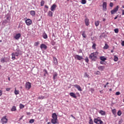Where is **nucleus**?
<instances>
[{
    "instance_id": "obj_1",
    "label": "nucleus",
    "mask_w": 124,
    "mask_h": 124,
    "mask_svg": "<svg viewBox=\"0 0 124 124\" xmlns=\"http://www.w3.org/2000/svg\"><path fill=\"white\" fill-rule=\"evenodd\" d=\"M97 55H98V52H94L93 53H92L89 55V59L92 60V61H96V60H97Z\"/></svg>"
},
{
    "instance_id": "obj_2",
    "label": "nucleus",
    "mask_w": 124,
    "mask_h": 124,
    "mask_svg": "<svg viewBox=\"0 0 124 124\" xmlns=\"http://www.w3.org/2000/svg\"><path fill=\"white\" fill-rule=\"evenodd\" d=\"M52 119H51V122L53 124H56L57 123H59L58 122V115L56 113H53L52 114Z\"/></svg>"
},
{
    "instance_id": "obj_3",
    "label": "nucleus",
    "mask_w": 124,
    "mask_h": 124,
    "mask_svg": "<svg viewBox=\"0 0 124 124\" xmlns=\"http://www.w3.org/2000/svg\"><path fill=\"white\" fill-rule=\"evenodd\" d=\"M19 55H22V53L21 52V51H16V52L15 53H13L12 54V59L13 60H15L16 59V57H18L19 56Z\"/></svg>"
},
{
    "instance_id": "obj_4",
    "label": "nucleus",
    "mask_w": 124,
    "mask_h": 124,
    "mask_svg": "<svg viewBox=\"0 0 124 124\" xmlns=\"http://www.w3.org/2000/svg\"><path fill=\"white\" fill-rule=\"evenodd\" d=\"M11 19V16H6V19L3 21V24H7V23L10 22Z\"/></svg>"
},
{
    "instance_id": "obj_5",
    "label": "nucleus",
    "mask_w": 124,
    "mask_h": 124,
    "mask_svg": "<svg viewBox=\"0 0 124 124\" xmlns=\"http://www.w3.org/2000/svg\"><path fill=\"white\" fill-rule=\"evenodd\" d=\"M25 88L27 90H30V89L31 88V82H30V81H27L26 82Z\"/></svg>"
},
{
    "instance_id": "obj_6",
    "label": "nucleus",
    "mask_w": 124,
    "mask_h": 124,
    "mask_svg": "<svg viewBox=\"0 0 124 124\" xmlns=\"http://www.w3.org/2000/svg\"><path fill=\"white\" fill-rule=\"evenodd\" d=\"M94 122L96 123V124H104L103 121L101 120V119H98V118H95L94 119Z\"/></svg>"
},
{
    "instance_id": "obj_7",
    "label": "nucleus",
    "mask_w": 124,
    "mask_h": 124,
    "mask_svg": "<svg viewBox=\"0 0 124 124\" xmlns=\"http://www.w3.org/2000/svg\"><path fill=\"white\" fill-rule=\"evenodd\" d=\"M7 116H3L1 119V122L2 124L7 123L8 119L6 118Z\"/></svg>"
},
{
    "instance_id": "obj_8",
    "label": "nucleus",
    "mask_w": 124,
    "mask_h": 124,
    "mask_svg": "<svg viewBox=\"0 0 124 124\" xmlns=\"http://www.w3.org/2000/svg\"><path fill=\"white\" fill-rule=\"evenodd\" d=\"M119 5H117V6H116V7H115V8H114L112 10H111V14H115V13H116V12H117L118 10H119Z\"/></svg>"
},
{
    "instance_id": "obj_9",
    "label": "nucleus",
    "mask_w": 124,
    "mask_h": 124,
    "mask_svg": "<svg viewBox=\"0 0 124 124\" xmlns=\"http://www.w3.org/2000/svg\"><path fill=\"white\" fill-rule=\"evenodd\" d=\"M103 10L106 11L107 10V2H103Z\"/></svg>"
},
{
    "instance_id": "obj_10",
    "label": "nucleus",
    "mask_w": 124,
    "mask_h": 124,
    "mask_svg": "<svg viewBox=\"0 0 124 124\" xmlns=\"http://www.w3.org/2000/svg\"><path fill=\"white\" fill-rule=\"evenodd\" d=\"M25 23L27 25V26H31L32 23V20L31 19H27L25 20Z\"/></svg>"
},
{
    "instance_id": "obj_11",
    "label": "nucleus",
    "mask_w": 124,
    "mask_h": 124,
    "mask_svg": "<svg viewBox=\"0 0 124 124\" xmlns=\"http://www.w3.org/2000/svg\"><path fill=\"white\" fill-rule=\"evenodd\" d=\"M74 87L76 88V89H77L79 92H82L81 88L79 84H74Z\"/></svg>"
},
{
    "instance_id": "obj_12",
    "label": "nucleus",
    "mask_w": 124,
    "mask_h": 124,
    "mask_svg": "<svg viewBox=\"0 0 124 124\" xmlns=\"http://www.w3.org/2000/svg\"><path fill=\"white\" fill-rule=\"evenodd\" d=\"M75 59H77V60L80 61L81 60H82L83 57L82 56H79V55H75Z\"/></svg>"
},
{
    "instance_id": "obj_13",
    "label": "nucleus",
    "mask_w": 124,
    "mask_h": 124,
    "mask_svg": "<svg viewBox=\"0 0 124 124\" xmlns=\"http://www.w3.org/2000/svg\"><path fill=\"white\" fill-rule=\"evenodd\" d=\"M47 48V46L46 45H45V44H41L40 46V48L41 49H44L45 50H46Z\"/></svg>"
},
{
    "instance_id": "obj_14",
    "label": "nucleus",
    "mask_w": 124,
    "mask_h": 124,
    "mask_svg": "<svg viewBox=\"0 0 124 124\" xmlns=\"http://www.w3.org/2000/svg\"><path fill=\"white\" fill-rule=\"evenodd\" d=\"M56 7H57L56 4H53V5H52L51 7L50 8L51 11H55V10H56Z\"/></svg>"
},
{
    "instance_id": "obj_15",
    "label": "nucleus",
    "mask_w": 124,
    "mask_h": 124,
    "mask_svg": "<svg viewBox=\"0 0 124 124\" xmlns=\"http://www.w3.org/2000/svg\"><path fill=\"white\" fill-rule=\"evenodd\" d=\"M85 23L86 26H89V25H90V20L88 18H86L85 19Z\"/></svg>"
},
{
    "instance_id": "obj_16",
    "label": "nucleus",
    "mask_w": 124,
    "mask_h": 124,
    "mask_svg": "<svg viewBox=\"0 0 124 124\" xmlns=\"http://www.w3.org/2000/svg\"><path fill=\"white\" fill-rule=\"evenodd\" d=\"M105 69V66H99V67H98V69L100 71H104Z\"/></svg>"
},
{
    "instance_id": "obj_17",
    "label": "nucleus",
    "mask_w": 124,
    "mask_h": 124,
    "mask_svg": "<svg viewBox=\"0 0 124 124\" xmlns=\"http://www.w3.org/2000/svg\"><path fill=\"white\" fill-rule=\"evenodd\" d=\"M20 37L21 34L20 33H18V34H16V36H15V38L16 40H18Z\"/></svg>"
},
{
    "instance_id": "obj_18",
    "label": "nucleus",
    "mask_w": 124,
    "mask_h": 124,
    "mask_svg": "<svg viewBox=\"0 0 124 124\" xmlns=\"http://www.w3.org/2000/svg\"><path fill=\"white\" fill-rule=\"evenodd\" d=\"M70 95L72 96V97H74L75 98H77L76 94H75L74 93H70Z\"/></svg>"
},
{
    "instance_id": "obj_19",
    "label": "nucleus",
    "mask_w": 124,
    "mask_h": 124,
    "mask_svg": "<svg viewBox=\"0 0 124 124\" xmlns=\"http://www.w3.org/2000/svg\"><path fill=\"white\" fill-rule=\"evenodd\" d=\"M53 61L55 64H58V60L56 57H53Z\"/></svg>"
},
{
    "instance_id": "obj_20",
    "label": "nucleus",
    "mask_w": 124,
    "mask_h": 124,
    "mask_svg": "<svg viewBox=\"0 0 124 124\" xmlns=\"http://www.w3.org/2000/svg\"><path fill=\"white\" fill-rule=\"evenodd\" d=\"M108 48H109V45H108V44L106 43L105 44L104 47H103V49L104 50H107Z\"/></svg>"
},
{
    "instance_id": "obj_21",
    "label": "nucleus",
    "mask_w": 124,
    "mask_h": 124,
    "mask_svg": "<svg viewBox=\"0 0 124 124\" xmlns=\"http://www.w3.org/2000/svg\"><path fill=\"white\" fill-rule=\"evenodd\" d=\"M99 113L100 114H101V115H106V111H104V110H100Z\"/></svg>"
},
{
    "instance_id": "obj_22",
    "label": "nucleus",
    "mask_w": 124,
    "mask_h": 124,
    "mask_svg": "<svg viewBox=\"0 0 124 124\" xmlns=\"http://www.w3.org/2000/svg\"><path fill=\"white\" fill-rule=\"evenodd\" d=\"M100 59L101 61H103V62L106 61V60H107V58H106L104 56L100 57Z\"/></svg>"
},
{
    "instance_id": "obj_23",
    "label": "nucleus",
    "mask_w": 124,
    "mask_h": 124,
    "mask_svg": "<svg viewBox=\"0 0 124 124\" xmlns=\"http://www.w3.org/2000/svg\"><path fill=\"white\" fill-rule=\"evenodd\" d=\"M30 14L32 16H35V11H34V10H31V11H30Z\"/></svg>"
},
{
    "instance_id": "obj_24",
    "label": "nucleus",
    "mask_w": 124,
    "mask_h": 124,
    "mask_svg": "<svg viewBox=\"0 0 124 124\" xmlns=\"http://www.w3.org/2000/svg\"><path fill=\"white\" fill-rule=\"evenodd\" d=\"M43 37L44 39H47V38H48V36L46 33H43Z\"/></svg>"
},
{
    "instance_id": "obj_25",
    "label": "nucleus",
    "mask_w": 124,
    "mask_h": 124,
    "mask_svg": "<svg viewBox=\"0 0 124 124\" xmlns=\"http://www.w3.org/2000/svg\"><path fill=\"white\" fill-rule=\"evenodd\" d=\"M57 77H58V74L57 73H54L53 74V79L55 80L56 79Z\"/></svg>"
},
{
    "instance_id": "obj_26",
    "label": "nucleus",
    "mask_w": 124,
    "mask_h": 124,
    "mask_svg": "<svg viewBox=\"0 0 124 124\" xmlns=\"http://www.w3.org/2000/svg\"><path fill=\"white\" fill-rule=\"evenodd\" d=\"M48 15L50 17H52V16H53V12H52V11H48Z\"/></svg>"
},
{
    "instance_id": "obj_27",
    "label": "nucleus",
    "mask_w": 124,
    "mask_h": 124,
    "mask_svg": "<svg viewBox=\"0 0 124 124\" xmlns=\"http://www.w3.org/2000/svg\"><path fill=\"white\" fill-rule=\"evenodd\" d=\"M99 24H100V21L99 20L95 21V25L96 26V27H97L98 26H99Z\"/></svg>"
},
{
    "instance_id": "obj_28",
    "label": "nucleus",
    "mask_w": 124,
    "mask_h": 124,
    "mask_svg": "<svg viewBox=\"0 0 124 124\" xmlns=\"http://www.w3.org/2000/svg\"><path fill=\"white\" fill-rule=\"evenodd\" d=\"M19 91H17L16 88L15 89V94L17 95V94H19Z\"/></svg>"
},
{
    "instance_id": "obj_29",
    "label": "nucleus",
    "mask_w": 124,
    "mask_h": 124,
    "mask_svg": "<svg viewBox=\"0 0 124 124\" xmlns=\"http://www.w3.org/2000/svg\"><path fill=\"white\" fill-rule=\"evenodd\" d=\"M119 60V58L117 56H114V61L115 62H117Z\"/></svg>"
},
{
    "instance_id": "obj_30",
    "label": "nucleus",
    "mask_w": 124,
    "mask_h": 124,
    "mask_svg": "<svg viewBox=\"0 0 124 124\" xmlns=\"http://www.w3.org/2000/svg\"><path fill=\"white\" fill-rule=\"evenodd\" d=\"M82 35V37H83V38H87V35H86L85 31H84L83 32Z\"/></svg>"
},
{
    "instance_id": "obj_31",
    "label": "nucleus",
    "mask_w": 124,
    "mask_h": 124,
    "mask_svg": "<svg viewBox=\"0 0 124 124\" xmlns=\"http://www.w3.org/2000/svg\"><path fill=\"white\" fill-rule=\"evenodd\" d=\"M96 44L94 43L92 46L93 49H94V50H96Z\"/></svg>"
},
{
    "instance_id": "obj_32",
    "label": "nucleus",
    "mask_w": 124,
    "mask_h": 124,
    "mask_svg": "<svg viewBox=\"0 0 124 124\" xmlns=\"http://www.w3.org/2000/svg\"><path fill=\"white\" fill-rule=\"evenodd\" d=\"M19 108L20 109L24 108H25V106H24V105L22 104V103H20V104L19 105Z\"/></svg>"
},
{
    "instance_id": "obj_33",
    "label": "nucleus",
    "mask_w": 124,
    "mask_h": 124,
    "mask_svg": "<svg viewBox=\"0 0 124 124\" xmlns=\"http://www.w3.org/2000/svg\"><path fill=\"white\" fill-rule=\"evenodd\" d=\"M16 107H13L12 109H11V111H16Z\"/></svg>"
},
{
    "instance_id": "obj_34",
    "label": "nucleus",
    "mask_w": 124,
    "mask_h": 124,
    "mask_svg": "<svg viewBox=\"0 0 124 124\" xmlns=\"http://www.w3.org/2000/svg\"><path fill=\"white\" fill-rule=\"evenodd\" d=\"M0 61H1V62H7V61L5 60V59L4 58H2V59H1Z\"/></svg>"
},
{
    "instance_id": "obj_35",
    "label": "nucleus",
    "mask_w": 124,
    "mask_h": 124,
    "mask_svg": "<svg viewBox=\"0 0 124 124\" xmlns=\"http://www.w3.org/2000/svg\"><path fill=\"white\" fill-rule=\"evenodd\" d=\"M45 3V2L44 0H42L41 1V6H44Z\"/></svg>"
},
{
    "instance_id": "obj_36",
    "label": "nucleus",
    "mask_w": 124,
    "mask_h": 124,
    "mask_svg": "<svg viewBox=\"0 0 124 124\" xmlns=\"http://www.w3.org/2000/svg\"><path fill=\"white\" fill-rule=\"evenodd\" d=\"M81 3L82 4H86L87 3V0H81Z\"/></svg>"
},
{
    "instance_id": "obj_37",
    "label": "nucleus",
    "mask_w": 124,
    "mask_h": 124,
    "mask_svg": "<svg viewBox=\"0 0 124 124\" xmlns=\"http://www.w3.org/2000/svg\"><path fill=\"white\" fill-rule=\"evenodd\" d=\"M90 76L87 74V73H85L84 74V77L85 78H89Z\"/></svg>"
},
{
    "instance_id": "obj_38",
    "label": "nucleus",
    "mask_w": 124,
    "mask_h": 124,
    "mask_svg": "<svg viewBox=\"0 0 124 124\" xmlns=\"http://www.w3.org/2000/svg\"><path fill=\"white\" fill-rule=\"evenodd\" d=\"M117 114H118V115H119V116H120L122 114L121 110H119L117 112Z\"/></svg>"
},
{
    "instance_id": "obj_39",
    "label": "nucleus",
    "mask_w": 124,
    "mask_h": 124,
    "mask_svg": "<svg viewBox=\"0 0 124 124\" xmlns=\"http://www.w3.org/2000/svg\"><path fill=\"white\" fill-rule=\"evenodd\" d=\"M45 98V96H38V99H44Z\"/></svg>"
},
{
    "instance_id": "obj_40",
    "label": "nucleus",
    "mask_w": 124,
    "mask_h": 124,
    "mask_svg": "<svg viewBox=\"0 0 124 124\" xmlns=\"http://www.w3.org/2000/svg\"><path fill=\"white\" fill-rule=\"evenodd\" d=\"M39 45V42H35L34 43V46H38Z\"/></svg>"
},
{
    "instance_id": "obj_41",
    "label": "nucleus",
    "mask_w": 124,
    "mask_h": 124,
    "mask_svg": "<svg viewBox=\"0 0 124 124\" xmlns=\"http://www.w3.org/2000/svg\"><path fill=\"white\" fill-rule=\"evenodd\" d=\"M112 113H113L114 115L116 114V109H112Z\"/></svg>"
},
{
    "instance_id": "obj_42",
    "label": "nucleus",
    "mask_w": 124,
    "mask_h": 124,
    "mask_svg": "<svg viewBox=\"0 0 124 124\" xmlns=\"http://www.w3.org/2000/svg\"><path fill=\"white\" fill-rule=\"evenodd\" d=\"M85 62H89V58H88V57H86L85 59Z\"/></svg>"
},
{
    "instance_id": "obj_43",
    "label": "nucleus",
    "mask_w": 124,
    "mask_h": 124,
    "mask_svg": "<svg viewBox=\"0 0 124 124\" xmlns=\"http://www.w3.org/2000/svg\"><path fill=\"white\" fill-rule=\"evenodd\" d=\"M89 124H93V119H90L89 121Z\"/></svg>"
},
{
    "instance_id": "obj_44",
    "label": "nucleus",
    "mask_w": 124,
    "mask_h": 124,
    "mask_svg": "<svg viewBox=\"0 0 124 124\" xmlns=\"http://www.w3.org/2000/svg\"><path fill=\"white\" fill-rule=\"evenodd\" d=\"M29 122L30 123H33L34 122V119H30Z\"/></svg>"
},
{
    "instance_id": "obj_45",
    "label": "nucleus",
    "mask_w": 124,
    "mask_h": 124,
    "mask_svg": "<svg viewBox=\"0 0 124 124\" xmlns=\"http://www.w3.org/2000/svg\"><path fill=\"white\" fill-rule=\"evenodd\" d=\"M109 6H110V7H113V3L112 2H110Z\"/></svg>"
},
{
    "instance_id": "obj_46",
    "label": "nucleus",
    "mask_w": 124,
    "mask_h": 124,
    "mask_svg": "<svg viewBox=\"0 0 124 124\" xmlns=\"http://www.w3.org/2000/svg\"><path fill=\"white\" fill-rule=\"evenodd\" d=\"M114 32L115 33H119V29H114Z\"/></svg>"
},
{
    "instance_id": "obj_47",
    "label": "nucleus",
    "mask_w": 124,
    "mask_h": 124,
    "mask_svg": "<svg viewBox=\"0 0 124 124\" xmlns=\"http://www.w3.org/2000/svg\"><path fill=\"white\" fill-rule=\"evenodd\" d=\"M121 94V93L120 92H117L115 93L116 95H119Z\"/></svg>"
},
{
    "instance_id": "obj_48",
    "label": "nucleus",
    "mask_w": 124,
    "mask_h": 124,
    "mask_svg": "<svg viewBox=\"0 0 124 124\" xmlns=\"http://www.w3.org/2000/svg\"><path fill=\"white\" fill-rule=\"evenodd\" d=\"M10 90H11V89L10 88H7L6 89V91L7 92H9V91H10Z\"/></svg>"
},
{
    "instance_id": "obj_49",
    "label": "nucleus",
    "mask_w": 124,
    "mask_h": 124,
    "mask_svg": "<svg viewBox=\"0 0 124 124\" xmlns=\"http://www.w3.org/2000/svg\"><path fill=\"white\" fill-rule=\"evenodd\" d=\"M96 75H101L100 72H99V71H97Z\"/></svg>"
},
{
    "instance_id": "obj_50",
    "label": "nucleus",
    "mask_w": 124,
    "mask_h": 124,
    "mask_svg": "<svg viewBox=\"0 0 124 124\" xmlns=\"http://www.w3.org/2000/svg\"><path fill=\"white\" fill-rule=\"evenodd\" d=\"M2 94V91L0 90V96H1Z\"/></svg>"
},
{
    "instance_id": "obj_51",
    "label": "nucleus",
    "mask_w": 124,
    "mask_h": 124,
    "mask_svg": "<svg viewBox=\"0 0 124 124\" xmlns=\"http://www.w3.org/2000/svg\"><path fill=\"white\" fill-rule=\"evenodd\" d=\"M45 8H46L47 9H48L49 8V7L47 6V5H45Z\"/></svg>"
},
{
    "instance_id": "obj_52",
    "label": "nucleus",
    "mask_w": 124,
    "mask_h": 124,
    "mask_svg": "<svg viewBox=\"0 0 124 124\" xmlns=\"http://www.w3.org/2000/svg\"><path fill=\"white\" fill-rule=\"evenodd\" d=\"M44 72H45V74H47V71L46 69L44 70Z\"/></svg>"
},
{
    "instance_id": "obj_53",
    "label": "nucleus",
    "mask_w": 124,
    "mask_h": 124,
    "mask_svg": "<svg viewBox=\"0 0 124 124\" xmlns=\"http://www.w3.org/2000/svg\"><path fill=\"white\" fill-rule=\"evenodd\" d=\"M122 46H124V41H122Z\"/></svg>"
},
{
    "instance_id": "obj_54",
    "label": "nucleus",
    "mask_w": 124,
    "mask_h": 124,
    "mask_svg": "<svg viewBox=\"0 0 124 124\" xmlns=\"http://www.w3.org/2000/svg\"><path fill=\"white\" fill-rule=\"evenodd\" d=\"M71 116L72 117H73V118H74V119H76V117H75V116H74V115H73V114H71Z\"/></svg>"
},
{
    "instance_id": "obj_55",
    "label": "nucleus",
    "mask_w": 124,
    "mask_h": 124,
    "mask_svg": "<svg viewBox=\"0 0 124 124\" xmlns=\"http://www.w3.org/2000/svg\"><path fill=\"white\" fill-rule=\"evenodd\" d=\"M100 63H101V64H103V63H104L103 61H101L100 62Z\"/></svg>"
},
{
    "instance_id": "obj_56",
    "label": "nucleus",
    "mask_w": 124,
    "mask_h": 124,
    "mask_svg": "<svg viewBox=\"0 0 124 124\" xmlns=\"http://www.w3.org/2000/svg\"><path fill=\"white\" fill-rule=\"evenodd\" d=\"M122 15H124V10H122Z\"/></svg>"
},
{
    "instance_id": "obj_57",
    "label": "nucleus",
    "mask_w": 124,
    "mask_h": 124,
    "mask_svg": "<svg viewBox=\"0 0 124 124\" xmlns=\"http://www.w3.org/2000/svg\"><path fill=\"white\" fill-rule=\"evenodd\" d=\"M27 114L28 115H29L31 114V112H27Z\"/></svg>"
},
{
    "instance_id": "obj_58",
    "label": "nucleus",
    "mask_w": 124,
    "mask_h": 124,
    "mask_svg": "<svg viewBox=\"0 0 124 124\" xmlns=\"http://www.w3.org/2000/svg\"><path fill=\"white\" fill-rule=\"evenodd\" d=\"M99 92H100V93H103V91H99Z\"/></svg>"
},
{
    "instance_id": "obj_59",
    "label": "nucleus",
    "mask_w": 124,
    "mask_h": 124,
    "mask_svg": "<svg viewBox=\"0 0 124 124\" xmlns=\"http://www.w3.org/2000/svg\"><path fill=\"white\" fill-rule=\"evenodd\" d=\"M91 91H92V92H94V89H91Z\"/></svg>"
},
{
    "instance_id": "obj_60",
    "label": "nucleus",
    "mask_w": 124,
    "mask_h": 124,
    "mask_svg": "<svg viewBox=\"0 0 124 124\" xmlns=\"http://www.w3.org/2000/svg\"><path fill=\"white\" fill-rule=\"evenodd\" d=\"M104 88H107V83H106V84H105Z\"/></svg>"
},
{
    "instance_id": "obj_61",
    "label": "nucleus",
    "mask_w": 124,
    "mask_h": 124,
    "mask_svg": "<svg viewBox=\"0 0 124 124\" xmlns=\"http://www.w3.org/2000/svg\"><path fill=\"white\" fill-rule=\"evenodd\" d=\"M118 18V16H116V17H115L114 19H117Z\"/></svg>"
},
{
    "instance_id": "obj_62",
    "label": "nucleus",
    "mask_w": 124,
    "mask_h": 124,
    "mask_svg": "<svg viewBox=\"0 0 124 124\" xmlns=\"http://www.w3.org/2000/svg\"><path fill=\"white\" fill-rule=\"evenodd\" d=\"M108 84H109V82H108L106 83V85L108 86Z\"/></svg>"
},
{
    "instance_id": "obj_63",
    "label": "nucleus",
    "mask_w": 124,
    "mask_h": 124,
    "mask_svg": "<svg viewBox=\"0 0 124 124\" xmlns=\"http://www.w3.org/2000/svg\"><path fill=\"white\" fill-rule=\"evenodd\" d=\"M111 53H113L114 50H111Z\"/></svg>"
},
{
    "instance_id": "obj_64",
    "label": "nucleus",
    "mask_w": 124,
    "mask_h": 124,
    "mask_svg": "<svg viewBox=\"0 0 124 124\" xmlns=\"http://www.w3.org/2000/svg\"><path fill=\"white\" fill-rule=\"evenodd\" d=\"M47 124H51L50 122H47Z\"/></svg>"
}]
</instances>
